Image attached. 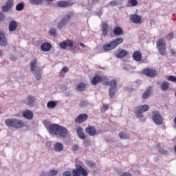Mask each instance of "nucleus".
Wrapping results in <instances>:
<instances>
[{
  "label": "nucleus",
  "instance_id": "obj_43",
  "mask_svg": "<svg viewBox=\"0 0 176 176\" xmlns=\"http://www.w3.org/2000/svg\"><path fill=\"white\" fill-rule=\"evenodd\" d=\"M68 71H69V69L68 68V67L64 66L63 67V69H61L60 72H65V73L68 72Z\"/></svg>",
  "mask_w": 176,
  "mask_h": 176
},
{
  "label": "nucleus",
  "instance_id": "obj_42",
  "mask_svg": "<svg viewBox=\"0 0 176 176\" xmlns=\"http://www.w3.org/2000/svg\"><path fill=\"white\" fill-rule=\"evenodd\" d=\"M109 5H111V6H116V5H118V1L113 0L110 1Z\"/></svg>",
  "mask_w": 176,
  "mask_h": 176
},
{
  "label": "nucleus",
  "instance_id": "obj_6",
  "mask_svg": "<svg viewBox=\"0 0 176 176\" xmlns=\"http://www.w3.org/2000/svg\"><path fill=\"white\" fill-rule=\"evenodd\" d=\"M5 123L8 127H13V129H21L25 126L23 120L13 118L6 120Z\"/></svg>",
  "mask_w": 176,
  "mask_h": 176
},
{
  "label": "nucleus",
  "instance_id": "obj_1",
  "mask_svg": "<svg viewBox=\"0 0 176 176\" xmlns=\"http://www.w3.org/2000/svg\"><path fill=\"white\" fill-rule=\"evenodd\" d=\"M47 130L50 134L52 135H59L61 138L68 137V129L58 124H50L47 126Z\"/></svg>",
  "mask_w": 176,
  "mask_h": 176
},
{
  "label": "nucleus",
  "instance_id": "obj_32",
  "mask_svg": "<svg viewBox=\"0 0 176 176\" xmlns=\"http://www.w3.org/2000/svg\"><path fill=\"white\" fill-rule=\"evenodd\" d=\"M17 12H21L24 10V2L19 3L15 8Z\"/></svg>",
  "mask_w": 176,
  "mask_h": 176
},
{
  "label": "nucleus",
  "instance_id": "obj_45",
  "mask_svg": "<svg viewBox=\"0 0 176 176\" xmlns=\"http://www.w3.org/2000/svg\"><path fill=\"white\" fill-rule=\"evenodd\" d=\"M87 164L89 167H94L96 166V164L91 161L88 162Z\"/></svg>",
  "mask_w": 176,
  "mask_h": 176
},
{
  "label": "nucleus",
  "instance_id": "obj_22",
  "mask_svg": "<svg viewBox=\"0 0 176 176\" xmlns=\"http://www.w3.org/2000/svg\"><path fill=\"white\" fill-rule=\"evenodd\" d=\"M8 30L10 32H13L17 30V22L16 21H11L8 25Z\"/></svg>",
  "mask_w": 176,
  "mask_h": 176
},
{
  "label": "nucleus",
  "instance_id": "obj_3",
  "mask_svg": "<svg viewBox=\"0 0 176 176\" xmlns=\"http://www.w3.org/2000/svg\"><path fill=\"white\" fill-rule=\"evenodd\" d=\"M124 42V39L123 37H118L111 41L109 43H105L102 46V50L104 52H111V50H113V49H116L118 46L122 45Z\"/></svg>",
  "mask_w": 176,
  "mask_h": 176
},
{
  "label": "nucleus",
  "instance_id": "obj_36",
  "mask_svg": "<svg viewBox=\"0 0 176 176\" xmlns=\"http://www.w3.org/2000/svg\"><path fill=\"white\" fill-rule=\"evenodd\" d=\"M58 173V171H57V170H50L47 173V176L57 175Z\"/></svg>",
  "mask_w": 176,
  "mask_h": 176
},
{
  "label": "nucleus",
  "instance_id": "obj_26",
  "mask_svg": "<svg viewBox=\"0 0 176 176\" xmlns=\"http://www.w3.org/2000/svg\"><path fill=\"white\" fill-rule=\"evenodd\" d=\"M152 94V87L150 86L147 88V89L142 94L143 100H146V98H149V96Z\"/></svg>",
  "mask_w": 176,
  "mask_h": 176
},
{
  "label": "nucleus",
  "instance_id": "obj_34",
  "mask_svg": "<svg viewBox=\"0 0 176 176\" xmlns=\"http://www.w3.org/2000/svg\"><path fill=\"white\" fill-rule=\"evenodd\" d=\"M47 108L52 109V108H56V102L50 101L47 103Z\"/></svg>",
  "mask_w": 176,
  "mask_h": 176
},
{
  "label": "nucleus",
  "instance_id": "obj_21",
  "mask_svg": "<svg viewBox=\"0 0 176 176\" xmlns=\"http://www.w3.org/2000/svg\"><path fill=\"white\" fill-rule=\"evenodd\" d=\"M104 80V78L100 76H95L92 78L91 83L94 85V86H96V85H98V83H100V82H102Z\"/></svg>",
  "mask_w": 176,
  "mask_h": 176
},
{
  "label": "nucleus",
  "instance_id": "obj_29",
  "mask_svg": "<svg viewBox=\"0 0 176 176\" xmlns=\"http://www.w3.org/2000/svg\"><path fill=\"white\" fill-rule=\"evenodd\" d=\"M86 87L87 86L85 82H80L76 85V89L78 91H85Z\"/></svg>",
  "mask_w": 176,
  "mask_h": 176
},
{
  "label": "nucleus",
  "instance_id": "obj_40",
  "mask_svg": "<svg viewBox=\"0 0 176 176\" xmlns=\"http://www.w3.org/2000/svg\"><path fill=\"white\" fill-rule=\"evenodd\" d=\"M6 5L12 9V6H13V0H8Z\"/></svg>",
  "mask_w": 176,
  "mask_h": 176
},
{
  "label": "nucleus",
  "instance_id": "obj_14",
  "mask_svg": "<svg viewBox=\"0 0 176 176\" xmlns=\"http://www.w3.org/2000/svg\"><path fill=\"white\" fill-rule=\"evenodd\" d=\"M89 119V116L86 113H81L77 118L75 119L74 122L75 123H78L80 124V123H83L86 122Z\"/></svg>",
  "mask_w": 176,
  "mask_h": 176
},
{
  "label": "nucleus",
  "instance_id": "obj_12",
  "mask_svg": "<svg viewBox=\"0 0 176 176\" xmlns=\"http://www.w3.org/2000/svg\"><path fill=\"white\" fill-rule=\"evenodd\" d=\"M74 5L70 1L60 0L56 3L58 8H69Z\"/></svg>",
  "mask_w": 176,
  "mask_h": 176
},
{
  "label": "nucleus",
  "instance_id": "obj_10",
  "mask_svg": "<svg viewBox=\"0 0 176 176\" xmlns=\"http://www.w3.org/2000/svg\"><path fill=\"white\" fill-rule=\"evenodd\" d=\"M59 47L60 49L67 50V47H70L72 50H74V41L72 40L67 39L66 41H63L62 43L59 44Z\"/></svg>",
  "mask_w": 176,
  "mask_h": 176
},
{
  "label": "nucleus",
  "instance_id": "obj_9",
  "mask_svg": "<svg viewBox=\"0 0 176 176\" xmlns=\"http://www.w3.org/2000/svg\"><path fill=\"white\" fill-rule=\"evenodd\" d=\"M152 119L153 122L157 126H162V124H163V117H162V115H160L159 111L152 112Z\"/></svg>",
  "mask_w": 176,
  "mask_h": 176
},
{
  "label": "nucleus",
  "instance_id": "obj_35",
  "mask_svg": "<svg viewBox=\"0 0 176 176\" xmlns=\"http://www.w3.org/2000/svg\"><path fill=\"white\" fill-rule=\"evenodd\" d=\"M120 138H122V140H129L130 138V135L126 134L124 132H121L119 133Z\"/></svg>",
  "mask_w": 176,
  "mask_h": 176
},
{
  "label": "nucleus",
  "instance_id": "obj_28",
  "mask_svg": "<svg viewBox=\"0 0 176 176\" xmlns=\"http://www.w3.org/2000/svg\"><path fill=\"white\" fill-rule=\"evenodd\" d=\"M54 149L56 152H61L64 149V146L60 142H57L54 144Z\"/></svg>",
  "mask_w": 176,
  "mask_h": 176
},
{
  "label": "nucleus",
  "instance_id": "obj_23",
  "mask_svg": "<svg viewBox=\"0 0 176 176\" xmlns=\"http://www.w3.org/2000/svg\"><path fill=\"white\" fill-rule=\"evenodd\" d=\"M127 54V51L124 50H118V52L116 54V57H117V58H123L124 57H126Z\"/></svg>",
  "mask_w": 176,
  "mask_h": 176
},
{
  "label": "nucleus",
  "instance_id": "obj_53",
  "mask_svg": "<svg viewBox=\"0 0 176 176\" xmlns=\"http://www.w3.org/2000/svg\"><path fill=\"white\" fill-rule=\"evenodd\" d=\"M169 36H170V38H173L174 36V33H170Z\"/></svg>",
  "mask_w": 176,
  "mask_h": 176
},
{
  "label": "nucleus",
  "instance_id": "obj_2",
  "mask_svg": "<svg viewBox=\"0 0 176 176\" xmlns=\"http://www.w3.org/2000/svg\"><path fill=\"white\" fill-rule=\"evenodd\" d=\"M87 176L89 175V173H87V171L86 169L83 168L82 166L80 164L76 165V168L73 169L72 171L66 170L65 171L62 176Z\"/></svg>",
  "mask_w": 176,
  "mask_h": 176
},
{
  "label": "nucleus",
  "instance_id": "obj_11",
  "mask_svg": "<svg viewBox=\"0 0 176 176\" xmlns=\"http://www.w3.org/2000/svg\"><path fill=\"white\" fill-rule=\"evenodd\" d=\"M142 74L146 75V76H148V78H155L157 73L156 72V70L153 69L146 68L142 70Z\"/></svg>",
  "mask_w": 176,
  "mask_h": 176
},
{
  "label": "nucleus",
  "instance_id": "obj_16",
  "mask_svg": "<svg viewBox=\"0 0 176 176\" xmlns=\"http://www.w3.org/2000/svg\"><path fill=\"white\" fill-rule=\"evenodd\" d=\"M85 133L91 136L96 135L97 130L94 126H88L87 128H85Z\"/></svg>",
  "mask_w": 176,
  "mask_h": 176
},
{
  "label": "nucleus",
  "instance_id": "obj_44",
  "mask_svg": "<svg viewBox=\"0 0 176 176\" xmlns=\"http://www.w3.org/2000/svg\"><path fill=\"white\" fill-rule=\"evenodd\" d=\"M78 149H79V146L78 144H74L72 147V151L74 152H76V151H78Z\"/></svg>",
  "mask_w": 176,
  "mask_h": 176
},
{
  "label": "nucleus",
  "instance_id": "obj_18",
  "mask_svg": "<svg viewBox=\"0 0 176 176\" xmlns=\"http://www.w3.org/2000/svg\"><path fill=\"white\" fill-rule=\"evenodd\" d=\"M8 45V41L5 36V32L0 30V46H6Z\"/></svg>",
  "mask_w": 176,
  "mask_h": 176
},
{
  "label": "nucleus",
  "instance_id": "obj_27",
  "mask_svg": "<svg viewBox=\"0 0 176 176\" xmlns=\"http://www.w3.org/2000/svg\"><path fill=\"white\" fill-rule=\"evenodd\" d=\"M41 49L43 52H49V50L52 49V44L49 43H43L41 46Z\"/></svg>",
  "mask_w": 176,
  "mask_h": 176
},
{
  "label": "nucleus",
  "instance_id": "obj_49",
  "mask_svg": "<svg viewBox=\"0 0 176 176\" xmlns=\"http://www.w3.org/2000/svg\"><path fill=\"white\" fill-rule=\"evenodd\" d=\"M85 104H86V102L85 101H81L80 102V107H85Z\"/></svg>",
  "mask_w": 176,
  "mask_h": 176
},
{
  "label": "nucleus",
  "instance_id": "obj_51",
  "mask_svg": "<svg viewBox=\"0 0 176 176\" xmlns=\"http://www.w3.org/2000/svg\"><path fill=\"white\" fill-rule=\"evenodd\" d=\"M10 60H12V61H14V60H16V57L11 56H10Z\"/></svg>",
  "mask_w": 176,
  "mask_h": 176
},
{
  "label": "nucleus",
  "instance_id": "obj_4",
  "mask_svg": "<svg viewBox=\"0 0 176 176\" xmlns=\"http://www.w3.org/2000/svg\"><path fill=\"white\" fill-rule=\"evenodd\" d=\"M30 70L34 74L37 80L42 79V75L41 74V68L38 66V60L36 58L30 61Z\"/></svg>",
  "mask_w": 176,
  "mask_h": 176
},
{
  "label": "nucleus",
  "instance_id": "obj_37",
  "mask_svg": "<svg viewBox=\"0 0 176 176\" xmlns=\"http://www.w3.org/2000/svg\"><path fill=\"white\" fill-rule=\"evenodd\" d=\"M128 3L131 5V6H137L138 1L137 0H128Z\"/></svg>",
  "mask_w": 176,
  "mask_h": 176
},
{
  "label": "nucleus",
  "instance_id": "obj_17",
  "mask_svg": "<svg viewBox=\"0 0 176 176\" xmlns=\"http://www.w3.org/2000/svg\"><path fill=\"white\" fill-rule=\"evenodd\" d=\"M23 117L27 120H32L34 119V113L31 110H25L23 113Z\"/></svg>",
  "mask_w": 176,
  "mask_h": 176
},
{
  "label": "nucleus",
  "instance_id": "obj_7",
  "mask_svg": "<svg viewBox=\"0 0 176 176\" xmlns=\"http://www.w3.org/2000/svg\"><path fill=\"white\" fill-rule=\"evenodd\" d=\"M149 110V106L148 104L140 105L136 107V110L135 111V113L136 117L139 119H142L144 118V113L146 112V111Z\"/></svg>",
  "mask_w": 176,
  "mask_h": 176
},
{
  "label": "nucleus",
  "instance_id": "obj_8",
  "mask_svg": "<svg viewBox=\"0 0 176 176\" xmlns=\"http://www.w3.org/2000/svg\"><path fill=\"white\" fill-rule=\"evenodd\" d=\"M157 49L161 56H164V54H166V41L164 40V38H160L157 41Z\"/></svg>",
  "mask_w": 176,
  "mask_h": 176
},
{
  "label": "nucleus",
  "instance_id": "obj_15",
  "mask_svg": "<svg viewBox=\"0 0 176 176\" xmlns=\"http://www.w3.org/2000/svg\"><path fill=\"white\" fill-rule=\"evenodd\" d=\"M130 21L131 23H134V24H142V19L141 16L135 14L130 16Z\"/></svg>",
  "mask_w": 176,
  "mask_h": 176
},
{
  "label": "nucleus",
  "instance_id": "obj_54",
  "mask_svg": "<svg viewBox=\"0 0 176 176\" xmlns=\"http://www.w3.org/2000/svg\"><path fill=\"white\" fill-rule=\"evenodd\" d=\"M46 145L50 146V145H52V143H51V142H47V143H46Z\"/></svg>",
  "mask_w": 176,
  "mask_h": 176
},
{
  "label": "nucleus",
  "instance_id": "obj_13",
  "mask_svg": "<svg viewBox=\"0 0 176 176\" xmlns=\"http://www.w3.org/2000/svg\"><path fill=\"white\" fill-rule=\"evenodd\" d=\"M71 20V15H66L58 23V28L61 30L63 27H65L67 24Z\"/></svg>",
  "mask_w": 176,
  "mask_h": 176
},
{
  "label": "nucleus",
  "instance_id": "obj_30",
  "mask_svg": "<svg viewBox=\"0 0 176 176\" xmlns=\"http://www.w3.org/2000/svg\"><path fill=\"white\" fill-rule=\"evenodd\" d=\"M160 87L163 91H166V90H168L170 87V82L164 81L161 83Z\"/></svg>",
  "mask_w": 176,
  "mask_h": 176
},
{
  "label": "nucleus",
  "instance_id": "obj_5",
  "mask_svg": "<svg viewBox=\"0 0 176 176\" xmlns=\"http://www.w3.org/2000/svg\"><path fill=\"white\" fill-rule=\"evenodd\" d=\"M103 80H104V85H106L107 86H110V89L109 91V96L111 97V98H113V96H115V93H116L118 90V83L116 82V80H111L110 82L108 80V78H103Z\"/></svg>",
  "mask_w": 176,
  "mask_h": 176
},
{
  "label": "nucleus",
  "instance_id": "obj_20",
  "mask_svg": "<svg viewBox=\"0 0 176 176\" xmlns=\"http://www.w3.org/2000/svg\"><path fill=\"white\" fill-rule=\"evenodd\" d=\"M113 34L116 36H120L121 35H124V32H123V29L119 26L115 27L113 30Z\"/></svg>",
  "mask_w": 176,
  "mask_h": 176
},
{
  "label": "nucleus",
  "instance_id": "obj_33",
  "mask_svg": "<svg viewBox=\"0 0 176 176\" xmlns=\"http://www.w3.org/2000/svg\"><path fill=\"white\" fill-rule=\"evenodd\" d=\"M28 100V105H32L34 102H35V98L34 96H28L27 98Z\"/></svg>",
  "mask_w": 176,
  "mask_h": 176
},
{
  "label": "nucleus",
  "instance_id": "obj_47",
  "mask_svg": "<svg viewBox=\"0 0 176 176\" xmlns=\"http://www.w3.org/2000/svg\"><path fill=\"white\" fill-rule=\"evenodd\" d=\"M102 107H103L104 109H105V111H108V109H109V105H108L107 104H105V103L102 104Z\"/></svg>",
  "mask_w": 176,
  "mask_h": 176
},
{
  "label": "nucleus",
  "instance_id": "obj_24",
  "mask_svg": "<svg viewBox=\"0 0 176 176\" xmlns=\"http://www.w3.org/2000/svg\"><path fill=\"white\" fill-rule=\"evenodd\" d=\"M76 133L77 135H78L79 138H81V140H85L86 138V135L85 134V132H83V128L82 127H78L76 129Z\"/></svg>",
  "mask_w": 176,
  "mask_h": 176
},
{
  "label": "nucleus",
  "instance_id": "obj_38",
  "mask_svg": "<svg viewBox=\"0 0 176 176\" xmlns=\"http://www.w3.org/2000/svg\"><path fill=\"white\" fill-rule=\"evenodd\" d=\"M56 33H57V30L54 28H52L49 31V34L51 36H54V35H56Z\"/></svg>",
  "mask_w": 176,
  "mask_h": 176
},
{
  "label": "nucleus",
  "instance_id": "obj_50",
  "mask_svg": "<svg viewBox=\"0 0 176 176\" xmlns=\"http://www.w3.org/2000/svg\"><path fill=\"white\" fill-rule=\"evenodd\" d=\"M122 176H132L131 174L129 173H124Z\"/></svg>",
  "mask_w": 176,
  "mask_h": 176
},
{
  "label": "nucleus",
  "instance_id": "obj_46",
  "mask_svg": "<svg viewBox=\"0 0 176 176\" xmlns=\"http://www.w3.org/2000/svg\"><path fill=\"white\" fill-rule=\"evenodd\" d=\"M3 20H5V14L0 12V21H3Z\"/></svg>",
  "mask_w": 176,
  "mask_h": 176
},
{
  "label": "nucleus",
  "instance_id": "obj_41",
  "mask_svg": "<svg viewBox=\"0 0 176 176\" xmlns=\"http://www.w3.org/2000/svg\"><path fill=\"white\" fill-rule=\"evenodd\" d=\"M11 8H10L8 6H7V5L6 4V6H3L1 8L2 12H9V10H10Z\"/></svg>",
  "mask_w": 176,
  "mask_h": 176
},
{
  "label": "nucleus",
  "instance_id": "obj_19",
  "mask_svg": "<svg viewBox=\"0 0 176 176\" xmlns=\"http://www.w3.org/2000/svg\"><path fill=\"white\" fill-rule=\"evenodd\" d=\"M100 25L102 27L103 36H107V35H108V28H109V25H108L107 22H102Z\"/></svg>",
  "mask_w": 176,
  "mask_h": 176
},
{
  "label": "nucleus",
  "instance_id": "obj_52",
  "mask_svg": "<svg viewBox=\"0 0 176 176\" xmlns=\"http://www.w3.org/2000/svg\"><path fill=\"white\" fill-rule=\"evenodd\" d=\"M80 46H81L82 47H86V46L85 45V44L83 43H80Z\"/></svg>",
  "mask_w": 176,
  "mask_h": 176
},
{
  "label": "nucleus",
  "instance_id": "obj_48",
  "mask_svg": "<svg viewBox=\"0 0 176 176\" xmlns=\"http://www.w3.org/2000/svg\"><path fill=\"white\" fill-rule=\"evenodd\" d=\"M54 0H45V2H46L47 5H51L52 2H53Z\"/></svg>",
  "mask_w": 176,
  "mask_h": 176
},
{
  "label": "nucleus",
  "instance_id": "obj_57",
  "mask_svg": "<svg viewBox=\"0 0 176 176\" xmlns=\"http://www.w3.org/2000/svg\"><path fill=\"white\" fill-rule=\"evenodd\" d=\"M41 176H45V174H44V173H42V174L41 175Z\"/></svg>",
  "mask_w": 176,
  "mask_h": 176
},
{
  "label": "nucleus",
  "instance_id": "obj_56",
  "mask_svg": "<svg viewBox=\"0 0 176 176\" xmlns=\"http://www.w3.org/2000/svg\"><path fill=\"white\" fill-rule=\"evenodd\" d=\"M174 123L176 124V117L174 118Z\"/></svg>",
  "mask_w": 176,
  "mask_h": 176
},
{
  "label": "nucleus",
  "instance_id": "obj_55",
  "mask_svg": "<svg viewBox=\"0 0 176 176\" xmlns=\"http://www.w3.org/2000/svg\"><path fill=\"white\" fill-rule=\"evenodd\" d=\"M2 56V51L0 50V57Z\"/></svg>",
  "mask_w": 176,
  "mask_h": 176
},
{
  "label": "nucleus",
  "instance_id": "obj_39",
  "mask_svg": "<svg viewBox=\"0 0 176 176\" xmlns=\"http://www.w3.org/2000/svg\"><path fill=\"white\" fill-rule=\"evenodd\" d=\"M168 80L170 82H173L174 83H176V77L174 76H169L168 77Z\"/></svg>",
  "mask_w": 176,
  "mask_h": 176
},
{
  "label": "nucleus",
  "instance_id": "obj_25",
  "mask_svg": "<svg viewBox=\"0 0 176 176\" xmlns=\"http://www.w3.org/2000/svg\"><path fill=\"white\" fill-rule=\"evenodd\" d=\"M133 58L135 61H141L142 60V54L140 51H135L133 54Z\"/></svg>",
  "mask_w": 176,
  "mask_h": 176
},
{
  "label": "nucleus",
  "instance_id": "obj_31",
  "mask_svg": "<svg viewBox=\"0 0 176 176\" xmlns=\"http://www.w3.org/2000/svg\"><path fill=\"white\" fill-rule=\"evenodd\" d=\"M30 3H32V5H42L45 0H29Z\"/></svg>",
  "mask_w": 176,
  "mask_h": 176
}]
</instances>
